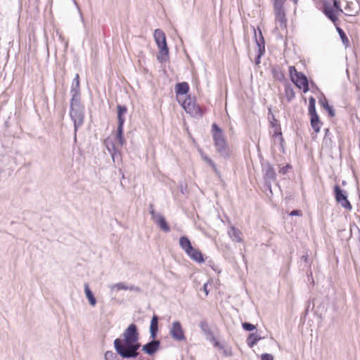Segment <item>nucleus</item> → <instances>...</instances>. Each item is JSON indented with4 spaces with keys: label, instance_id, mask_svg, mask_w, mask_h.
I'll return each instance as SVG.
<instances>
[{
    "label": "nucleus",
    "instance_id": "obj_25",
    "mask_svg": "<svg viewBox=\"0 0 360 360\" xmlns=\"http://www.w3.org/2000/svg\"><path fill=\"white\" fill-rule=\"evenodd\" d=\"M229 235L230 238L235 242L239 243L242 240L240 237L241 232L233 226L229 229Z\"/></svg>",
    "mask_w": 360,
    "mask_h": 360
},
{
    "label": "nucleus",
    "instance_id": "obj_16",
    "mask_svg": "<svg viewBox=\"0 0 360 360\" xmlns=\"http://www.w3.org/2000/svg\"><path fill=\"white\" fill-rule=\"evenodd\" d=\"M158 321L159 317L156 314H153L150 324V338H156L158 333Z\"/></svg>",
    "mask_w": 360,
    "mask_h": 360
},
{
    "label": "nucleus",
    "instance_id": "obj_24",
    "mask_svg": "<svg viewBox=\"0 0 360 360\" xmlns=\"http://www.w3.org/2000/svg\"><path fill=\"white\" fill-rule=\"evenodd\" d=\"M321 106L328 112V115L330 117H333L335 115L333 108L329 105L328 100L324 98L319 101Z\"/></svg>",
    "mask_w": 360,
    "mask_h": 360
},
{
    "label": "nucleus",
    "instance_id": "obj_41",
    "mask_svg": "<svg viewBox=\"0 0 360 360\" xmlns=\"http://www.w3.org/2000/svg\"><path fill=\"white\" fill-rule=\"evenodd\" d=\"M292 167V166L290 164H287L283 167H281L279 169V173L282 174H285L288 172V170Z\"/></svg>",
    "mask_w": 360,
    "mask_h": 360
},
{
    "label": "nucleus",
    "instance_id": "obj_42",
    "mask_svg": "<svg viewBox=\"0 0 360 360\" xmlns=\"http://www.w3.org/2000/svg\"><path fill=\"white\" fill-rule=\"evenodd\" d=\"M333 1V6L334 8L340 11V12L342 13V9L341 8L340 0H331Z\"/></svg>",
    "mask_w": 360,
    "mask_h": 360
},
{
    "label": "nucleus",
    "instance_id": "obj_47",
    "mask_svg": "<svg viewBox=\"0 0 360 360\" xmlns=\"http://www.w3.org/2000/svg\"><path fill=\"white\" fill-rule=\"evenodd\" d=\"M127 290H129L130 291H136V292H141V288L139 287L135 286L134 285L128 286V289Z\"/></svg>",
    "mask_w": 360,
    "mask_h": 360
},
{
    "label": "nucleus",
    "instance_id": "obj_21",
    "mask_svg": "<svg viewBox=\"0 0 360 360\" xmlns=\"http://www.w3.org/2000/svg\"><path fill=\"white\" fill-rule=\"evenodd\" d=\"M199 326L202 330V332L204 333V335L206 337L207 340L209 339H213L214 338V333L210 329L209 324L206 321H202L200 322Z\"/></svg>",
    "mask_w": 360,
    "mask_h": 360
},
{
    "label": "nucleus",
    "instance_id": "obj_26",
    "mask_svg": "<svg viewBox=\"0 0 360 360\" xmlns=\"http://www.w3.org/2000/svg\"><path fill=\"white\" fill-rule=\"evenodd\" d=\"M273 77L275 79L283 82L285 80V75L278 67H274L271 70Z\"/></svg>",
    "mask_w": 360,
    "mask_h": 360
},
{
    "label": "nucleus",
    "instance_id": "obj_7",
    "mask_svg": "<svg viewBox=\"0 0 360 360\" xmlns=\"http://www.w3.org/2000/svg\"><path fill=\"white\" fill-rule=\"evenodd\" d=\"M262 172L265 184L268 186L269 191L271 192V182L276 179V174L272 165L269 162L262 164Z\"/></svg>",
    "mask_w": 360,
    "mask_h": 360
},
{
    "label": "nucleus",
    "instance_id": "obj_28",
    "mask_svg": "<svg viewBox=\"0 0 360 360\" xmlns=\"http://www.w3.org/2000/svg\"><path fill=\"white\" fill-rule=\"evenodd\" d=\"M201 158L207 164H208L212 168L213 171L216 174L219 173L216 164L210 158H209L207 155L204 153H201Z\"/></svg>",
    "mask_w": 360,
    "mask_h": 360
},
{
    "label": "nucleus",
    "instance_id": "obj_46",
    "mask_svg": "<svg viewBox=\"0 0 360 360\" xmlns=\"http://www.w3.org/2000/svg\"><path fill=\"white\" fill-rule=\"evenodd\" d=\"M274 6H283L284 0H271Z\"/></svg>",
    "mask_w": 360,
    "mask_h": 360
},
{
    "label": "nucleus",
    "instance_id": "obj_40",
    "mask_svg": "<svg viewBox=\"0 0 360 360\" xmlns=\"http://www.w3.org/2000/svg\"><path fill=\"white\" fill-rule=\"evenodd\" d=\"M149 212L151 215V218L152 219H155L156 216L158 215L159 213H156L155 211V208H154V205L153 204L150 203L149 205Z\"/></svg>",
    "mask_w": 360,
    "mask_h": 360
},
{
    "label": "nucleus",
    "instance_id": "obj_43",
    "mask_svg": "<svg viewBox=\"0 0 360 360\" xmlns=\"http://www.w3.org/2000/svg\"><path fill=\"white\" fill-rule=\"evenodd\" d=\"M115 288H117V290H127L128 289V285H127L125 283H116L115 285H114Z\"/></svg>",
    "mask_w": 360,
    "mask_h": 360
},
{
    "label": "nucleus",
    "instance_id": "obj_36",
    "mask_svg": "<svg viewBox=\"0 0 360 360\" xmlns=\"http://www.w3.org/2000/svg\"><path fill=\"white\" fill-rule=\"evenodd\" d=\"M243 328L246 331H252L256 329V326L251 323L244 322L242 323Z\"/></svg>",
    "mask_w": 360,
    "mask_h": 360
},
{
    "label": "nucleus",
    "instance_id": "obj_55",
    "mask_svg": "<svg viewBox=\"0 0 360 360\" xmlns=\"http://www.w3.org/2000/svg\"><path fill=\"white\" fill-rule=\"evenodd\" d=\"M107 148H108V150L110 152V148L108 146H107Z\"/></svg>",
    "mask_w": 360,
    "mask_h": 360
},
{
    "label": "nucleus",
    "instance_id": "obj_3",
    "mask_svg": "<svg viewBox=\"0 0 360 360\" xmlns=\"http://www.w3.org/2000/svg\"><path fill=\"white\" fill-rule=\"evenodd\" d=\"M84 106L81 103V98L70 100V116L74 122L75 139H76L77 131L84 123Z\"/></svg>",
    "mask_w": 360,
    "mask_h": 360
},
{
    "label": "nucleus",
    "instance_id": "obj_34",
    "mask_svg": "<svg viewBox=\"0 0 360 360\" xmlns=\"http://www.w3.org/2000/svg\"><path fill=\"white\" fill-rule=\"evenodd\" d=\"M117 354H118L117 352L115 354L112 351H107L105 353L104 359L105 360H119V359L117 356Z\"/></svg>",
    "mask_w": 360,
    "mask_h": 360
},
{
    "label": "nucleus",
    "instance_id": "obj_18",
    "mask_svg": "<svg viewBox=\"0 0 360 360\" xmlns=\"http://www.w3.org/2000/svg\"><path fill=\"white\" fill-rule=\"evenodd\" d=\"M258 53L257 56L255 57V62L257 65L260 64L261 63V58L264 54L265 53V41L264 38L261 37L260 39H259L258 41Z\"/></svg>",
    "mask_w": 360,
    "mask_h": 360
},
{
    "label": "nucleus",
    "instance_id": "obj_39",
    "mask_svg": "<svg viewBox=\"0 0 360 360\" xmlns=\"http://www.w3.org/2000/svg\"><path fill=\"white\" fill-rule=\"evenodd\" d=\"M223 351V354L226 356H231L233 355L232 349L230 347H224V349H221Z\"/></svg>",
    "mask_w": 360,
    "mask_h": 360
},
{
    "label": "nucleus",
    "instance_id": "obj_6",
    "mask_svg": "<svg viewBox=\"0 0 360 360\" xmlns=\"http://www.w3.org/2000/svg\"><path fill=\"white\" fill-rule=\"evenodd\" d=\"M289 75L290 80L299 89H302L304 93H307L309 90V82L307 76L298 72L294 66L289 67Z\"/></svg>",
    "mask_w": 360,
    "mask_h": 360
},
{
    "label": "nucleus",
    "instance_id": "obj_50",
    "mask_svg": "<svg viewBox=\"0 0 360 360\" xmlns=\"http://www.w3.org/2000/svg\"><path fill=\"white\" fill-rule=\"evenodd\" d=\"M279 141H280V145H281V147L282 148V150L284 153V150H285V149H284V139H283V137H281V138H279Z\"/></svg>",
    "mask_w": 360,
    "mask_h": 360
},
{
    "label": "nucleus",
    "instance_id": "obj_27",
    "mask_svg": "<svg viewBox=\"0 0 360 360\" xmlns=\"http://www.w3.org/2000/svg\"><path fill=\"white\" fill-rule=\"evenodd\" d=\"M285 95L288 102H290L295 98V94L294 89L289 84H287L285 86Z\"/></svg>",
    "mask_w": 360,
    "mask_h": 360
},
{
    "label": "nucleus",
    "instance_id": "obj_54",
    "mask_svg": "<svg viewBox=\"0 0 360 360\" xmlns=\"http://www.w3.org/2000/svg\"><path fill=\"white\" fill-rule=\"evenodd\" d=\"M291 1H292L293 2V4L296 6V5L297 4V3H298V1H299V0H291Z\"/></svg>",
    "mask_w": 360,
    "mask_h": 360
},
{
    "label": "nucleus",
    "instance_id": "obj_38",
    "mask_svg": "<svg viewBox=\"0 0 360 360\" xmlns=\"http://www.w3.org/2000/svg\"><path fill=\"white\" fill-rule=\"evenodd\" d=\"M257 30L259 32L258 35H257L256 30L254 28L255 39L256 44L258 46L259 39H260L261 37L264 38V37L262 35V30L259 28H258Z\"/></svg>",
    "mask_w": 360,
    "mask_h": 360
},
{
    "label": "nucleus",
    "instance_id": "obj_49",
    "mask_svg": "<svg viewBox=\"0 0 360 360\" xmlns=\"http://www.w3.org/2000/svg\"><path fill=\"white\" fill-rule=\"evenodd\" d=\"M272 120L270 121V125L272 127V124H278V120L275 118L274 115H271Z\"/></svg>",
    "mask_w": 360,
    "mask_h": 360
},
{
    "label": "nucleus",
    "instance_id": "obj_44",
    "mask_svg": "<svg viewBox=\"0 0 360 360\" xmlns=\"http://www.w3.org/2000/svg\"><path fill=\"white\" fill-rule=\"evenodd\" d=\"M261 360H274V357L271 354L264 353L261 355Z\"/></svg>",
    "mask_w": 360,
    "mask_h": 360
},
{
    "label": "nucleus",
    "instance_id": "obj_12",
    "mask_svg": "<svg viewBox=\"0 0 360 360\" xmlns=\"http://www.w3.org/2000/svg\"><path fill=\"white\" fill-rule=\"evenodd\" d=\"M183 105L185 110L191 114L193 116L202 117L203 115V110L202 108L198 105L193 103L191 98L185 100Z\"/></svg>",
    "mask_w": 360,
    "mask_h": 360
},
{
    "label": "nucleus",
    "instance_id": "obj_53",
    "mask_svg": "<svg viewBox=\"0 0 360 360\" xmlns=\"http://www.w3.org/2000/svg\"><path fill=\"white\" fill-rule=\"evenodd\" d=\"M139 360H144V357L139 354V356L137 357Z\"/></svg>",
    "mask_w": 360,
    "mask_h": 360
},
{
    "label": "nucleus",
    "instance_id": "obj_15",
    "mask_svg": "<svg viewBox=\"0 0 360 360\" xmlns=\"http://www.w3.org/2000/svg\"><path fill=\"white\" fill-rule=\"evenodd\" d=\"M127 112V108L125 105H117V127H124L125 122L124 115Z\"/></svg>",
    "mask_w": 360,
    "mask_h": 360
},
{
    "label": "nucleus",
    "instance_id": "obj_48",
    "mask_svg": "<svg viewBox=\"0 0 360 360\" xmlns=\"http://www.w3.org/2000/svg\"><path fill=\"white\" fill-rule=\"evenodd\" d=\"M302 213H301V211L299 210H293L290 213V216H300L301 215Z\"/></svg>",
    "mask_w": 360,
    "mask_h": 360
},
{
    "label": "nucleus",
    "instance_id": "obj_29",
    "mask_svg": "<svg viewBox=\"0 0 360 360\" xmlns=\"http://www.w3.org/2000/svg\"><path fill=\"white\" fill-rule=\"evenodd\" d=\"M331 133L329 130L328 128L326 129H325V135H324V137H323V143L326 146L328 147V148H331L332 147V144H333V141L331 139Z\"/></svg>",
    "mask_w": 360,
    "mask_h": 360
},
{
    "label": "nucleus",
    "instance_id": "obj_52",
    "mask_svg": "<svg viewBox=\"0 0 360 360\" xmlns=\"http://www.w3.org/2000/svg\"><path fill=\"white\" fill-rule=\"evenodd\" d=\"M203 290L205 292L206 295H208L207 283L204 284Z\"/></svg>",
    "mask_w": 360,
    "mask_h": 360
},
{
    "label": "nucleus",
    "instance_id": "obj_31",
    "mask_svg": "<svg viewBox=\"0 0 360 360\" xmlns=\"http://www.w3.org/2000/svg\"><path fill=\"white\" fill-rule=\"evenodd\" d=\"M308 112H309V115L314 114V113L316 112V99L313 96H310L309 98Z\"/></svg>",
    "mask_w": 360,
    "mask_h": 360
},
{
    "label": "nucleus",
    "instance_id": "obj_32",
    "mask_svg": "<svg viewBox=\"0 0 360 360\" xmlns=\"http://www.w3.org/2000/svg\"><path fill=\"white\" fill-rule=\"evenodd\" d=\"M123 133H124V127H117L116 136H117L119 143L121 146H123L125 143V140L123 136Z\"/></svg>",
    "mask_w": 360,
    "mask_h": 360
},
{
    "label": "nucleus",
    "instance_id": "obj_17",
    "mask_svg": "<svg viewBox=\"0 0 360 360\" xmlns=\"http://www.w3.org/2000/svg\"><path fill=\"white\" fill-rule=\"evenodd\" d=\"M153 220L158 225L159 228L164 232L168 233L170 231V227L168 225L165 217L161 214H158L155 219Z\"/></svg>",
    "mask_w": 360,
    "mask_h": 360
},
{
    "label": "nucleus",
    "instance_id": "obj_51",
    "mask_svg": "<svg viewBox=\"0 0 360 360\" xmlns=\"http://www.w3.org/2000/svg\"><path fill=\"white\" fill-rule=\"evenodd\" d=\"M354 84L356 86V90L358 91L359 89V81L358 78L356 79V80L354 79Z\"/></svg>",
    "mask_w": 360,
    "mask_h": 360
},
{
    "label": "nucleus",
    "instance_id": "obj_33",
    "mask_svg": "<svg viewBox=\"0 0 360 360\" xmlns=\"http://www.w3.org/2000/svg\"><path fill=\"white\" fill-rule=\"evenodd\" d=\"M336 28H337V31L342 39V43L347 46V44H349V39H348L345 32H344V30L342 28H340L338 25L336 26Z\"/></svg>",
    "mask_w": 360,
    "mask_h": 360
},
{
    "label": "nucleus",
    "instance_id": "obj_45",
    "mask_svg": "<svg viewBox=\"0 0 360 360\" xmlns=\"http://www.w3.org/2000/svg\"><path fill=\"white\" fill-rule=\"evenodd\" d=\"M301 260L305 262L307 266H310V262L309 261V257L307 254L302 255Z\"/></svg>",
    "mask_w": 360,
    "mask_h": 360
},
{
    "label": "nucleus",
    "instance_id": "obj_8",
    "mask_svg": "<svg viewBox=\"0 0 360 360\" xmlns=\"http://www.w3.org/2000/svg\"><path fill=\"white\" fill-rule=\"evenodd\" d=\"M334 195L335 200L338 203L341 205L343 207L351 210L352 205L347 200L346 192L343 191L338 184L334 186Z\"/></svg>",
    "mask_w": 360,
    "mask_h": 360
},
{
    "label": "nucleus",
    "instance_id": "obj_30",
    "mask_svg": "<svg viewBox=\"0 0 360 360\" xmlns=\"http://www.w3.org/2000/svg\"><path fill=\"white\" fill-rule=\"evenodd\" d=\"M112 148L113 150L112 153H111L112 161L114 162L121 161L122 157L120 151L116 149L114 144H112Z\"/></svg>",
    "mask_w": 360,
    "mask_h": 360
},
{
    "label": "nucleus",
    "instance_id": "obj_2",
    "mask_svg": "<svg viewBox=\"0 0 360 360\" xmlns=\"http://www.w3.org/2000/svg\"><path fill=\"white\" fill-rule=\"evenodd\" d=\"M212 136L216 151L225 159L230 156V150L222 129L217 124H212Z\"/></svg>",
    "mask_w": 360,
    "mask_h": 360
},
{
    "label": "nucleus",
    "instance_id": "obj_22",
    "mask_svg": "<svg viewBox=\"0 0 360 360\" xmlns=\"http://www.w3.org/2000/svg\"><path fill=\"white\" fill-rule=\"evenodd\" d=\"M262 338H263L257 333H252L248 335L246 342L247 345L252 348Z\"/></svg>",
    "mask_w": 360,
    "mask_h": 360
},
{
    "label": "nucleus",
    "instance_id": "obj_23",
    "mask_svg": "<svg viewBox=\"0 0 360 360\" xmlns=\"http://www.w3.org/2000/svg\"><path fill=\"white\" fill-rule=\"evenodd\" d=\"M84 292L90 305L93 307L95 306L96 304V298L89 288V284L86 283H84Z\"/></svg>",
    "mask_w": 360,
    "mask_h": 360
},
{
    "label": "nucleus",
    "instance_id": "obj_37",
    "mask_svg": "<svg viewBox=\"0 0 360 360\" xmlns=\"http://www.w3.org/2000/svg\"><path fill=\"white\" fill-rule=\"evenodd\" d=\"M208 340L212 342L214 347H217L219 349H224V345H221L214 336L213 339H209Z\"/></svg>",
    "mask_w": 360,
    "mask_h": 360
},
{
    "label": "nucleus",
    "instance_id": "obj_10",
    "mask_svg": "<svg viewBox=\"0 0 360 360\" xmlns=\"http://www.w3.org/2000/svg\"><path fill=\"white\" fill-rule=\"evenodd\" d=\"M151 340L142 346L141 351L149 356L155 355L160 349L161 342L156 338Z\"/></svg>",
    "mask_w": 360,
    "mask_h": 360
},
{
    "label": "nucleus",
    "instance_id": "obj_14",
    "mask_svg": "<svg viewBox=\"0 0 360 360\" xmlns=\"http://www.w3.org/2000/svg\"><path fill=\"white\" fill-rule=\"evenodd\" d=\"M70 94L72 96L71 99L81 98L80 97V85H79V76L76 74L75 77L72 81L71 86Z\"/></svg>",
    "mask_w": 360,
    "mask_h": 360
},
{
    "label": "nucleus",
    "instance_id": "obj_11",
    "mask_svg": "<svg viewBox=\"0 0 360 360\" xmlns=\"http://www.w3.org/2000/svg\"><path fill=\"white\" fill-rule=\"evenodd\" d=\"M169 334L171 337L175 340L184 341L186 340L184 331L181 323L179 321H176L172 323V328L169 330Z\"/></svg>",
    "mask_w": 360,
    "mask_h": 360
},
{
    "label": "nucleus",
    "instance_id": "obj_20",
    "mask_svg": "<svg viewBox=\"0 0 360 360\" xmlns=\"http://www.w3.org/2000/svg\"><path fill=\"white\" fill-rule=\"evenodd\" d=\"M189 91V85L186 82H178L175 85V93L176 96L186 95Z\"/></svg>",
    "mask_w": 360,
    "mask_h": 360
},
{
    "label": "nucleus",
    "instance_id": "obj_1",
    "mask_svg": "<svg viewBox=\"0 0 360 360\" xmlns=\"http://www.w3.org/2000/svg\"><path fill=\"white\" fill-rule=\"evenodd\" d=\"M139 340L138 327L132 323L124 330L121 338L114 340L115 350L123 359H135L139 356V349L143 346Z\"/></svg>",
    "mask_w": 360,
    "mask_h": 360
},
{
    "label": "nucleus",
    "instance_id": "obj_4",
    "mask_svg": "<svg viewBox=\"0 0 360 360\" xmlns=\"http://www.w3.org/2000/svg\"><path fill=\"white\" fill-rule=\"evenodd\" d=\"M153 37L159 49L157 59L160 63L167 61L169 60V51L167 44L165 34L160 29H156L154 31Z\"/></svg>",
    "mask_w": 360,
    "mask_h": 360
},
{
    "label": "nucleus",
    "instance_id": "obj_5",
    "mask_svg": "<svg viewBox=\"0 0 360 360\" xmlns=\"http://www.w3.org/2000/svg\"><path fill=\"white\" fill-rule=\"evenodd\" d=\"M179 245L182 250L185 251L186 255L193 261L198 263L205 262L202 253L198 249H195L192 246L191 240L186 236H181L179 238Z\"/></svg>",
    "mask_w": 360,
    "mask_h": 360
},
{
    "label": "nucleus",
    "instance_id": "obj_19",
    "mask_svg": "<svg viewBox=\"0 0 360 360\" xmlns=\"http://www.w3.org/2000/svg\"><path fill=\"white\" fill-rule=\"evenodd\" d=\"M310 116L311 126L316 133L320 131L321 122L317 112L309 115Z\"/></svg>",
    "mask_w": 360,
    "mask_h": 360
},
{
    "label": "nucleus",
    "instance_id": "obj_9",
    "mask_svg": "<svg viewBox=\"0 0 360 360\" xmlns=\"http://www.w3.org/2000/svg\"><path fill=\"white\" fill-rule=\"evenodd\" d=\"M323 13L337 26L339 21L338 13H340V11L335 8L334 6H331L328 1H324L323 4Z\"/></svg>",
    "mask_w": 360,
    "mask_h": 360
},
{
    "label": "nucleus",
    "instance_id": "obj_13",
    "mask_svg": "<svg viewBox=\"0 0 360 360\" xmlns=\"http://www.w3.org/2000/svg\"><path fill=\"white\" fill-rule=\"evenodd\" d=\"M274 9L276 22L279 24L280 27H286L287 19L283 6H274Z\"/></svg>",
    "mask_w": 360,
    "mask_h": 360
},
{
    "label": "nucleus",
    "instance_id": "obj_35",
    "mask_svg": "<svg viewBox=\"0 0 360 360\" xmlns=\"http://www.w3.org/2000/svg\"><path fill=\"white\" fill-rule=\"evenodd\" d=\"M272 128H274V134H273L274 137H277V136L278 138L283 137L280 124H272Z\"/></svg>",
    "mask_w": 360,
    "mask_h": 360
}]
</instances>
